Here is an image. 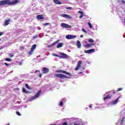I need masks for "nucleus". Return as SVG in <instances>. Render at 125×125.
<instances>
[{"mask_svg":"<svg viewBox=\"0 0 125 125\" xmlns=\"http://www.w3.org/2000/svg\"><path fill=\"white\" fill-rule=\"evenodd\" d=\"M52 125H55V124H53Z\"/></svg>","mask_w":125,"mask_h":125,"instance_id":"51","label":"nucleus"},{"mask_svg":"<svg viewBox=\"0 0 125 125\" xmlns=\"http://www.w3.org/2000/svg\"><path fill=\"white\" fill-rule=\"evenodd\" d=\"M88 42H91V43H93V42H94V41L91 38L89 39Z\"/></svg>","mask_w":125,"mask_h":125,"instance_id":"23","label":"nucleus"},{"mask_svg":"<svg viewBox=\"0 0 125 125\" xmlns=\"http://www.w3.org/2000/svg\"><path fill=\"white\" fill-rule=\"evenodd\" d=\"M16 114H17V115H18V116H21V114H20V112H17Z\"/></svg>","mask_w":125,"mask_h":125,"instance_id":"36","label":"nucleus"},{"mask_svg":"<svg viewBox=\"0 0 125 125\" xmlns=\"http://www.w3.org/2000/svg\"><path fill=\"white\" fill-rule=\"evenodd\" d=\"M13 55H12V56H11V57H13Z\"/></svg>","mask_w":125,"mask_h":125,"instance_id":"48","label":"nucleus"},{"mask_svg":"<svg viewBox=\"0 0 125 125\" xmlns=\"http://www.w3.org/2000/svg\"><path fill=\"white\" fill-rule=\"evenodd\" d=\"M56 43L57 42H53L52 44V45L53 46V45H55L56 44Z\"/></svg>","mask_w":125,"mask_h":125,"instance_id":"40","label":"nucleus"},{"mask_svg":"<svg viewBox=\"0 0 125 125\" xmlns=\"http://www.w3.org/2000/svg\"><path fill=\"white\" fill-rule=\"evenodd\" d=\"M41 93H42V90H40L37 93H36V95L34 96V97H32L31 98V99L32 100H34L35 99H37V98H38V97H39V96H40V95H41Z\"/></svg>","mask_w":125,"mask_h":125,"instance_id":"6","label":"nucleus"},{"mask_svg":"<svg viewBox=\"0 0 125 125\" xmlns=\"http://www.w3.org/2000/svg\"><path fill=\"white\" fill-rule=\"evenodd\" d=\"M89 108H92V106H91V105H89Z\"/></svg>","mask_w":125,"mask_h":125,"instance_id":"46","label":"nucleus"},{"mask_svg":"<svg viewBox=\"0 0 125 125\" xmlns=\"http://www.w3.org/2000/svg\"><path fill=\"white\" fill-rule=\"evenodd\" d=\"M82 31H83V32H84V33H85V34H86V33H87V31H85V30H84V29H83V28L82 29Z\"/></svg>","mask_w":125,"mask_h":125,"instance_id":"34","label":"nucleus"},{"mask_svg":"<svg viewBox=\"0 0 125 125\" xmlns=\"http://www.w3.org/2000/svg\"><path fill=\"white\" fill-rule=\"evenodd\" d=\"M56 78H59L60 79H70V77L62 74H55Z\"/></svg>","mask_w":125,"mask_h":125,"instance_id":"2","label":"nucleus"},{"mask_svg":"<svg viewBox=\"0 0 125 125\" xmlns=\"http://www.w3.org/2000/svg\"><path fill=\"white\" fill-rule=\"evenodd\" d=\"M74 125H82L81 123H75Z\"/></svg>","mask_w":125,"mask_h":125,"instance_id":"31","label":"nucleus"},{"mask_svg":"<svg viewBox=\"0 0 125 125\" xmlns=\"http://www.w3.org/2000/svg\"><path fill=\"white\" fill-rule=\"evenodd\" d=\"M80 74H83V72H80Z\"/></svg>","mask_w":125,"mask_h":125,"instance_id":"50","label":"nucleus"},{"mask_svg":"<svg viewBox=\"0 0 125 125\" xmlns=\"http://www.w3.org/2000/svg\"><path fill=\"white\" fill-rule=\"evenodd\" d=\"M92 45H94V44H92L88 43L85 45V47H91V46H92Z\"/></svg>","mask_w":125,"mask_h":125,"instance_id":"22","label":"nucleus"},{"mask_svg":"<svg viewBox=\"0 0 125 125\" xmlns=\"http://www.w3.org/2000/svg\"><path fill=\"white\" fill-rule=\"evenodd\" d=\"M37 72H40V71H39V70H36V71H35V74H36V73H37Z\"/></svg>","mask_w":125,"mask_h":125,"instance_id":"44","label":"nucleus"},{"mask_svg":"<svg viewBox=\"0 0 125 125\" xmlns=\"http://www.w3.org/2000/svg\"><path fill=\"white\" fill-rule=\"evenodd\" d=\"M88 25L90 29H92V25H91V23L90 22H88Z\"/></svg>","mask_w":125,"mask_h":125,"instance_id":"25","label":"nucleus"},{"mask_svg":"<svg viewBox=\"0 0 125 125\" xmlns=\"http://www.w3.org/2000/svg\"><path fill=\"white\" fill-rule=\"evenodd\" d=\"M4 65H5L6 66H9V64L6 63V62H4Z\"/></svg>","mask_w":125,"mask_h":125,"instance_id":"39","label":"nucleus"},{"mask_svg":"<svg viewBox=\"0 0 125 125\" xmlns=\"http://www.w3.org/2000/svg\"><path fill=\"white\" fill-rule=\"evenodd\" d=\"M77 46L78 48H81V47H82V43H81V42L79 41L77 42Z\"/></svg>","mask_w":125,"mask_h":125,"instance_id":"15","label":"nucleus"},{"mask_svg":"<svg viewBox=\"0 0 125 125\" xmlns=\"http://www.w3.org/2000/svg\"><path fill=\"white\" fill-rule=\"evenodd\" d=\"M78 13H80V14H81V15L80 16L79 18H80V19H82V18H83V15H84L83 12L81 11H79Z\"/></svg>","mask_w":125,"mask_h":125,"instance_id":"16","label":"nucleus"},{"mask_svg":"<svg viewBox=\"0 0 125 125\" xmlns=\"http://www.w3.org/2000/svg\"><path fill=\"white\" fill-rule=\"evenodd\" d=\"M59 105L60 106H62L63 105V102H60V103L59 104Z\"/></svg>","mask_w":125,"mask_h":125,"instance_id":"32","label":"nucleus"},{"mask_svg":"<svg viewBox=\"0 0 125 125\" xmlns=\"http://www.w3.org/2000/svg\"><path fill=\"white\" fill-rule=\"evenodd\" d=\"M121 90H123V88H118V89L117 90V92H118V91H121Z\"/></svg>","mask_w":125,"mask_h":125,"instance_id":"33","label":"nucleus"},{"mask_svg":"<svg viewBox=\"0 0 125 125\" xmlns=\"http://www.w3.org/2000/svg\"><path fill=\"white\" fill-rule=\"evenodd\" d=\"M19 1L18 0H14L12 1L10 0H3L0 1V6H3V5H12L13 4H16L18 3Z\"/></svg>","mask_w":125,"mask_h":125,"instance_id":"1","label":"nucleus"},{"mask_svg":"<svg viewBox=\"0 0 125 125\" xmlns=\"http://www.w3.org/2000/svg\"><path fill=\"white\" fill-rule=\"evenodd\" d=\"M22 92H23V93H30V92H29V91H27L26 90V89H25V88H22Z\"/></svg>","mask_w":125,"mask_h":125,"instance_id":"19","label":"nucleus"},{"mask_svg":"<svg viewBox=\"0 0 125 125\" xmlns=\"http://www.w3.org/2000/svg\"><path fill=\"white\" fill-rule=\"evenodd\" d=\"M82 65V61H79L77 63V66L75 68V71H78L80 68H81V66Z\"/></svg>","mask_w":125,"mask_h":125,"instance_id":"9","label":"nucleus"},{"mask_svg":"<svg viewBox=\"0 0 125 125\" xmlns=\"http://www.w3.org/2000/svg\"><path fill=\"white\" fill-rule=\"evenodd\" d=\"M124 22L125 23V21H124Z\"/></svg>","mask_w":125,"mask_h":125,"instance_id":"53","label":"nucleus"},{"mask_svg":"<svg viewBox=\"0 0 125 125\" xmlns=\"http://www.w3.org/2000/svg\"><path fill=\"white\" fill-rule=\"evenodd\" d=\"M10 125L9 124H7V125Z\"/></svg>","mask_w":125,"mask_h":125,"instance_id":"49","label":"nucleus"},{"mask_svg":"<svg viewBox=\"0 0 125 125\" xmlns=\"http://www.w3.org/2000/svg\"><path fill=\"white\" fill-rule=\"evenodd\" d=\"M48 25H49V23L48 22L44 23V26H47Z\"/></svg>","mask_w":125,"mask_h":125,"instance_id":"37","label":"nucleus"},{"mask_svg":"<svg viewBox=\"0 0 125 125\" xmlns=\"http://www.w3.org/2000/svg\"><path fill=\"white\" fill-rule=\"evenodd\" d=\"M73 8L71 7H66V9H67L68 10H71V9H72Z\"/></svg>","mask_w":125,"mask_h":125,"instance_id":"29","label":"nucleus"},{"mask_svg":"<svg viewBox=\"0 0 125 125\" xmlns=\"http://www.w3.org/2000/svg\"><path fill=\"white\" fill-rule=\"evenodd\" d=\"M65 38L66 40H73V39H75L77 38V36L68 35H66L65 36Z\"/></svg>","mask_w":125,"mask_h":125,"instance_id":"5","label":"nucleus"},{"mask_svg":"<svg viewBox=\"0 0 125 125\" xmlns=\"http://www.w3.org/2000/svg\"><path fill=\"white\" fill-rule=\"evenodd\" d=\"M57 73H62V74H65V75H68V76H70V77L72 76V74L65 70H58L57 71Z\"/></svg>","mask_w":125,"mask_h":125,"instance_id":"4","label":"nucleus"},{"mask_svg":"<svg viewBox=\"0 0 125 125\" xmlns=\"http://www.w3.org/2000/svg\"><path fill=\"white\" fill-rule=\"evenodd\" d=\"M3 35V33L0 32V36H2Z\"/></svg>","mask_w":125,"mask_h":125,"instance_id":"43","label":"nucleus"},{"mask_svg":"<svg viewBox=\"0 0 125 125\" xmlns=\"http://www.w3.org/2000/svg\"><path fill=\"white\" fill-rule=\"evenodd\" d=\"M53 56H55V57H59V58H60V55H57L55 53L53 54Z\"/></svg>","mask_w":125,"mask_h":125,"instance_id":"27","label":"nucleus"},{"mask_svg":"<svg viewBox=\"0 0 125 125\" xmlns=\"http://www.w3.org/2000/svg\"><path fill=\"white\" fill-rule=\"evenodd\" d=\"M60 16H61L62 17H63V18H66L67 19L69 20H71L72 18V17L66 14H61Z\"/></svg>","mask_w":125,"mask_h":125,"instance_id":"8","label":"nucleus"},{"mask_svg":"<svg viewBox=\"0 0 125 125\" xmlns=\"http://www.w3.org/2000/svg\"><path fill=\"white\" fill-rule=\"evenodd\" d=\"M110 92H112V93H113V94H115L116 93V92L114 90L110 91Z\"/></svg>","mask_w":125,"mask_h":125,"instance_id":"35","label":"nucleus"},{"mask_svg":"<svg viewBox=\"0 0 125 125\" xmlns=\"http://www.w3.org/2000/svg\"><path fill=\"white\" fill-rule=\"evenodd\" d=\"M60 54V59H67V58H69V56L68 55L64 53H59Z\"/></svg>","mask_w":125,"mask_h":125,"instance_id":"3","label":"nucleus"},{"mask_svg":"<svg viewBox=\"0 0 125 125\" xmlns=\"http://www.w3.org/2000/svg\"><path fill=\"white\" fill-rule=\"evenodd\" d=\"M122 2H123V3H124L125 5V0H122Z\"/></svg>","mask_w":125,"mask_h":125,"instance_id":"41","label":"nucleus"},{"mask_svg":"<svg viewBox=\"0 0 125 125\" xmlns=\"http://www.w3.org/2000/svg\"><path fill=\"white\" fill-rule=\"evenodd\" d=\"M83 35H81L80 36V38H83Z\"/></svg>","mask_w":125,"mask_h":125,"instance_id":"45","label":"nucleus"},{"mask_svg":"<svg viewBox=\"0 0 125 125\" xmlns=\"http://www.w3.org/2000/svg\"><path fill=\"white\" fill-rule=\"evenodd\" d=\"M42 73H40V74H39V77H40V78H42Z\"/></svg>","mask_w":125,"mask_h":125,"instance_id":"42","label":"nucleus"},{"mask_svg":"<svg viewBox=\"0 0 125 125\" xmlns=\"http://www.w3.org/2000/svg\"><path fill=\"white\" fill-rule=\"evenodd\" d=\"M36 18L37 19H38V20L44 19V18H43V15H38L36 17Z\"/></svg>","mask_w":125,"mask_h":125,"instance_id":"11","label":"nucleus"},{"mask_svg":"<svg viewBox=\"0 0 125 125\" xmlns=\"http://www.w3.org/2000/svg\"><path fill=\"white\" fill-rule=\"evenodd\" d=\"M36 48H37V44H35L32 46L31 49L32 50H35Z\"/></svg>","mask_w":125,"mask_h":125,"instance_id":"20","label":"nucleus"},{"mask_svg":"<svg viewBox=\"0 0 125 125\" xmlns=\"http://www.w3.org/2000/svg\"><path fill=\"white\" fill-rule=\"evenodd\" d=\"M53 1L56 4H62V3L59 0H53Z\"/></svg>","mask_w":125,"mask_h":125,"instance_id":"17","label":"nucleus"},{"mask_svg":"<svg viewBox=\"0 0 125 125\" xmlns=\"http://www.w3.org/2000/svg\"><path fill=\"white\" fill-rule=\"evenodd\" d=\"M121 98V96H119L115 100L112 102V105H115V104H117L118 102H119V100Z\"/></svg>","mask_w":125,"mask_h":125,"instance_id":"10","label":"nucleus"},{"mask_svg":"<svg viewBox=\"0 0 125 125\" xmlns=\"http://www.w3.org/2000/svg\"><path fill=\"white\" fill-rule=\"evenodd\" d=\"M5 61H8V62H11L12 60L10 58H6Z\"/></svg>","mask_w":125,"mask_h":125,"instance_id":"28","label":"nucleus"},{"mask_svg":"<svg viewBox=\"0 0 125 125\" xmlns=\"http://www.w3.org/2000/svg\"><path fill=\"white\" fill-rule=\"evenodd\" d=\"M33 52H34V50H32V49H31L28 54H30V55H32V54H33Z\"/></svg>","mask_w":125,"mask_h":125,"instance_id":"24","label":"nucleus"},{"mask_svg":"<svg viewBox=\"0 0 125 125\" xmlns=\"http://www.w3.org/2000/svg\"><path fill=\"white\" fill-rule=\"evenodd\" d=\"M112 96L110 95H107L106 97L104 98V100H106V99H111Z\"/></svg>","mask_w":125,"mask_h":125,"instance_id":"18","label":"nucleus"},{"mask_svg":"<svg viewBox=\"0 0 125 125\" xmlns=\"http://www.w3.org/2000/svg\"><path fill=\"white\" fill-rule=\"evenodd\" d=\"M25 49V46H24L20 47L21 50H23V49Z\"/></svg>","mask_w":125,"mask_h":125,"instance_id":"30","label":"nucleus"},{"mask_svg":"<svg viewBox=\"0 0 125 125\" xmlns=\"http://www.w3.org/2000/svg\"><path fill=\"white\" fill-rule=\"evenodd\" d=\"M0 41H1V39H0Z\"/></svg>","mask_w":125,"mask_h":125,"instance_id":"52","label":"nucleus"},{"mask_svg":"<svg viewBox=\"0 0 125 125\" xmlns=\"http://www.w3.org/2000/svg\"><path fill=\"white\" fill-rule=\"evenodd\" d=\"M42 71H43V74H47L49 72V69L46 68V67H43L42 69Z\"/></svg>","mask_w":125,"mask_h":125,"instance_id":"12","label":"nucleus"},{"mask_svg":"<svg viewBox=\"0 0 125 125\" xmlns=\"http://www.w3.org/2000/svg\"><path fill=\"white\" fill-rule=\"evenodd\" d=\"M61 26H62V27H63V28H67V29H70L72 28V26H71V25H69V24H66L65 23H61Z\"/></svg>","mask_w":125,"mask_h":125,"instance_id":"7","label":"nucleus"},{"mask_svg":"<svg viewBox=\"0 0 125 125\" xmlns=\"http://www.w3.org/2000/svg\"><path fill=\"white\" fill-rule=\"evenodd\" d=\"M9 22H10V19H9L8 20H6L5 21L4 26H7V25H9Z\"/></svg>","mask_w":125,"mask_h":125,"instance_id":"14","label":"nucleus"},{"mask_svg":"<svg viewBox=\"0 0 125 125\" xmlns=\"http://www.w3.org/2000/svg\"><path fill=\"white\" fill-rule=\"evenodd\" d=\"M25 86L26 87V88H27L28 89H31V87H30V86H29V85H28V84L26 83L25 84Z\"/></svg>","mask_w":125,"mask_h":125,"instance_id":"26","label":"nucleus"},{"mask_svg":"<svg viewBox=\"0 0 125 125\" xmlns=\"http://www.w3.org/2000/svg\"><path fill=\"white\" fill-rule=\"evenodd\" d=\"M62 46H63V43H59L57 46V48H60V47H62Z\"/></svg>","mask_w":125,"mask_h":125,"instance_id":"21","label":"nucleus"},{"mask_svg":"<svg viewBox=\"0 0 125 125\" xmlns=\"http://www.w3.org/2000/svg\"><path fill=\"white\" fill-rule=\"evenodd\" d=\"M62 125H68V124H67V123H66V122H64V123H62Z\"/></svg>","mask_w":125,"mask_h":125,"instance_id":"38","label":"nucleus"},{"mask_svg":"<svg viewBox=\"0 0 125 125\" xmlns=\"http://www.w3.org/2000/svg\"><path fill=\"white\" fill-rule=\"evenodd\" d=\"M1 49H2V47L0 48V50H1Z\"/></svg>","mask_w":125,"mask_h":125,"instance_id":"47","label":"nucleus"},{"mask_svg":"<svg viewBox=\"0 0 125 125\" xmlns=\"http://www.w3.org/2000/svg\"><path fill=\"white\" fill-rule=\"evenodd\" d=\"M95 51V50L94 49H91L87 50H85L84 52L85 53H91V52H94Z\"/></svg>","mask_w":125,"mask_h":125,"instance_id":"13","label":"nucleus"}]
</instances>
